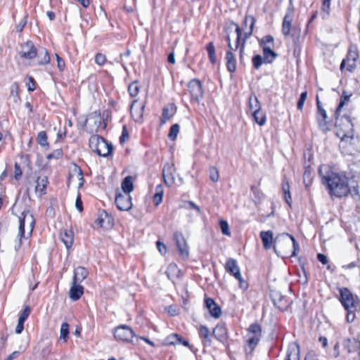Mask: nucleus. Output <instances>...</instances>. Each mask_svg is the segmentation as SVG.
Segmentation results:
<instances>
[{
	"label": "nucleus",
	"instance_id": "nucleus-13",
	"mask_svg": "<svg viewBox=\"0 0 360 360\" xmlns=\"http://www.w3.org/2000/svg\"><path fill=\"white\" fill-rule=\"evenodd\" d=\"M20 55L25 59L32 60L37 56V50L31 41H27L20 46Z\"/></svg>",
	"mask_w": 360,
	"mask_h": 360
},
{
	"label": "nucleus",
	"instance_id": "nucleus-50",
	"mask_svg": "<svg viewBox=\"0 0 360 360\" xmlns=\"http://www.w3.org/2000/svg\"><path fill=\"white\" fill-rule=\"evenodd\" d=\"M307 91H305L304 92H302L301 94H300V98L297 101V108L298 110H302L303 109V106H304V103L307 99Z\"/></svg>",
	"mask_w": 360,
	"mask_h": 360
},
{
	"label": "nucleus",
	"instance_id": "nucleus-55",
	"mask_svg": "<svg viewBox=\"0 0 360 360\" xmlns=\"http://www.w3.org/2000/svg\"><path fill=\"white\" fill-rule=\"evenodd\" d=\"M220 228L223 234L230 236L231 233L229 232V226L226 221H220Z\"/></svg>",
	"mask_w": 360,
	"mask_h": 360
},
{
	"label": "nucleus",
	"instance_id": "nucleus-35",
	"mask_svg": "<svg viewBox=\"0 0 360 360\" xmlns=\"http://www.w3.org/2000/svg\"><path fill=\"white\" fill-rule=\"evenodd\" d=\"M282 190L284 193L285 201L289 206H291L292 197L290 191V185L285 177L283 179Z\"/></svg>",
	"mask_w": 360,
	"mask_h": 360
},
{
	"label": "nucleus",
	"instance_id": "nucleus-43",
	"mask_svg": "<svg viewBox=\"0 0 360 360\" xmlns=\"http://www.w3.org/2000/svg\"><path fill=\"white\" fill-rule=\"evenodd\" d=\"M72 174L70 176L75 175L78 179L79 180V187H81L83 186L84 184V177H83V172L82 169L77 167V165H75L74 169L72 171Z\"/></svg>",
	"mask_w": 360,
	"mask_h": 360
},
{
	"label": "nucleus",
	"instance_id": "nucleus-3",
	"mask_svg": "<svg viewBox=\"0 0 360 360\" xmlns=\"http://www.w3.org/2000/svg\"><path fill=\"white\" fill-rule=\"evenodd\" d=\"M236 32L237 37L234 44H231L229 35H228L226 37L229 50L226 53L225 59L226 62L227 70L231 73L234 72L236 69V59L232 51H236L239 48V44L242 35V30L238 25H236Z\"/></svg>",
	"mask_w": 360,
	"mask_h": 360
},
{
	"label": "nucleus",
	"instance_id": "nucleus-32",
	"mask_svg": "<svg viewBox=\"0 0 360 360\" xmlns=\"http://www.w3.org/2000/svg\"><path fill=\"white\" fill-rule=\"evenodd\" d=\"M166 274L168 278L173 282H175V278H178L180 275V269L175 264H170L167 269Z\"/></svg>",
	"mask_w": 360,
	"mask_h": 360
},
{
	"label": "nucleus",
	"instance_id": "nucleus-27",
	"mask_svg": "<svg viewBox=\"0 0 360 360\" xmlns=\"http://www.w3.org/2000/svg\"><path fill=\"white\" fill-rule=\"evenodd\" d=\"M78 283H72V285L70 290L69 295L71 300L76 301L78 300L84 293V288Z\"/></svg>",
	"mask_w": 360,
	"mask_h": 360
},
{
	"label": "nucleus",
	"instance_id": "nucleus-38",
	"mask_svg": "<svg viewBox=\"0 0 360 360\" xmlns=\"http://www.w3.org/2000/svg\"><path fill=\"white\" fill-rule=\"evenodd\" d=\"M206 50L207 51L208 57L210 62L214 64L217 62V57L215 53V47L212 42H210L206 46Z\"/></svg>",
	"mask_w": 360,
	"mask_h": 360
},
{
	"label": "nucleus",
	"instance_id": "nucleus-56",
	"mask_svg": "<svg viewBox=\"0 0 360 360\" xmlns=\"http://www.w3.org/2000/svg\"><path fill=\"white\" fill-rule=\"evenodd\" d=\"M30 311H30V307L28 306L25 307L24 310L20 314V315L18 318V321L24 323L25 321V320L27 319V317L29 316Z\"/></svg>",
	"mask_w": 360,
	"mask_h": 360
},
{
	"label": "nucleus",
	"instance_id": "nucleus-9",
	"mask_svg": "<svg viewBox=\"0 0 360 360\" xmlns=\"http://www.w3.org/2000/svg\"><path fill=\"white\" fill-rule=\"evenodd\" d=\"M294 15L295 8L292 1H290V3L288 7L282 23V34L285 37L288 36L290 33V31L292 30V22L294 18Z\"/></svg>",
	"mask_w": 360,
	"mask_h": 360
},
{
	"label": "nucleus",
	"instance_id": "nucleus-60",
	"mask_svg": "<svg viewBox=\"0 0 360 360\" xmlns=\"http://www.w3.org/2000/svg\"><path fill=\"white\" fill-rule=\"evenodd\" d=\"M166 310L170 316H176L179 313L177 306L170 305L166 309Z\"/></svg>",
	"mask_w": 360,
	"mask_h": 360
},
{
	"label": "nucleus",
	"instance_id": "nucleus-45",
	"mask_svg": "<svg viewBox=\"0 0 360 360\" xmlns=\"http://www.w3.org/2000/svg\"><path fill=\"white\" fill-rule=\"evenodd\" d=\"M209 176L213 182H217L219 179V174L217 167L211 166L209 168Z\"/></svg>",
	"mask_w": 360,
	"mask_h": 360
},
{
	"label": "nucleus",
	"instance_id": "nucleus-19",
	"mask_svg": "<svg viewBox=\"0 0 360 360\" xmlns=\"http://www.w3.org/2000/svg\"><path fill=\"white\" fill-rule=\"evenodd\" d=\"M225 269L232 274L238 281H241L242 276L236 259L229 258L226 260Z\"/></svg>",
	"mask_w": 360,
	"mask_h": 360
},
{
	"label": "nucleus",
	"instance_id": "nucleus-44",
	"mask_svg": "<svg viewBox=\"0 0 360 360\" xmlns=\"http://www.w3.org/2000/svg\"><path fill=\"white\" fill-rule=\"evenodd\" d=\"M37 141L38 144H39L41 146H48V141H47V135L46 133L44 131H41L39 132L37 137Z\"/></svg>",
	"mask_w": 360,
	"mask_h": 360
},
{
	"label": "nucleus",
	"instance_id": "nucleus-64",
	"mask_svg": "<svg viewBox=\"0 0 360 360\" xmlns=\"http://www.w3.org/2000/svg\"><path fill=\"white\" fill-rule=\"evenodd\" d=\"M75 207L79 212L83 211L82 201L79 193L77 195L75 200Z\"/></svg>",
	"mask_w": 360,
	"mask_h": 360
},
{
	"label": "nucleus",
	"instance_id": "nucleus-61",
	"mask_svg": "<svg viewBox=\"0 0 360 360\" xmlns=\"http://www.w3.org/2000/svg\"><path fill=\"white\" fill-rule=\"evenodd\" d=\"M22 169L20 165L15 162V171H14V177L16 180H18L22 176Z\"/></svg>",
	"mask_w": 360,
	"mask_h": 360
},
{
	"label": "nucleus",
	"instance_id": "nucleus-12",
	"mask_svg": "<svg viewBox=\"0 0 360 360\" xmlns=\"http://www.w3.org/2000/svg\"><path fill=\"white\" fill-rule=\"evenodd\" d=\"M115 203L117 208L122 211H128L132 207L131 195L118 191L116 192Z\"/></svg>",
	"mask_w": 360,
	"mask_h": 360
},
{
	"label": "nucleus",
	"instance_id": "nucleus-7",
	"mask_svg": "<svg viewBox=\"0 0 360 360\" xmlns=\"http://www.w3.org/2000/svg\"><path fill=\"white\" fill-rule=\"evenodd\" d=\"M114 337L117 340L129 342H132L131 339L135 337V333L129 326L120 325L115 328Z\"/></svg>",
	"mask_w": 360,
	"mask_h": 360
},
{
	"label": "nucleus",
	"instance_id": "nucleus-22",
	"mask_svg": "<svg viewBox=\"0 0 360 360\" xmlns=\"http://www.w3.org/2000/svg\"><path fill=\"white\" fill-rule=\"evenodd\" d=\"M174 172H175V169L173 165L167 164L165 165L162 170L163 177L165 183L169 186L173 184L174 182L175 177Z\"/></svg>",
	"mask_w": 360,
	"mask_h": 360
},
{
	"label": "nucleus",
	"instance_id": "nucleus-1",
	"mask_svg": "<svg viewBox=\"0 0 360 360\" xmlns=\"http://www.w3.org/2000/svg\"><path fill=\"white\" fill-rule=\"evenodd\" d=\"M319 174L321 183L326 186L330 195L341 198L349 193L348 179L345 175L334 172L327 165L319 167Z\"/></svg>",
	"mask_w": 360,
	"mask_h": 360
},
{
	"label": "nucleus",
	"instance_id": "nucleus-36",
	"mask_svg": "<svg viewBox=\"0 0 360 360\" xmlns=\"http://www.w3.org/2000/svg\"><path fill=\"white\" fill-rule=\"evenodd\" d=\"M249 108L252 112L261 110L260 103L255 94H251L249 97Z\"/></svg>",
	"mask_w": 360,
	"mask_h": 360
},
{
	"label": "nucleus",
	"instance_id": "nucleus-52",
	"mask_svg": "<svg viewBox=\"0 0 360 360\" xmlns=\"http://www.w3.org/2000/svg\"><path fill=\"white\" fill-rule=\"evenodd\" d=\"M303 181H304V184L305 185L306 188L308 189L309 188V186H311V182H312V179H311V172H310L306 171L304 173Z\"/></svg>",
	"mask_w": 360,
	"mask_h": 360
},
{
	"label": "nucleus",
	"instance_id": "nucleus-23",
	"mask_svg": "<svg viewBox=\"0 0 360 360\" xmlns=\"http://www.w3.org/2000/svg\"><path fill=\"white\" fill-rule=\"evenodd\" d=\"M176 110L177 108L174 103L167 105L162 110L161 123L165 124L176 113Z\"/></svg>",
	"mask_w": 360,
	"mask_h": 360
},
{
	"label": "nucleus",
	"instance_id": "nucleus-6",
	"mask_svg": "<svg viewBox=\"0 0 360 360\" xmlns=\"http://www.w3.org/2000/svg\"><path fill=\"white\" fill-rule=\"evenodd\" d=\"M262 337V328L257 323L251 324L248 330L246 352L251 353L258 345Z\"/></svg>",
	"mask_w": 360,
	"mask_h": 360
},
{
	"label": "nucleus",
	"instance_id": "nucleus-8",
	"mask_svg": "<svg viewBox=\"0 0 360 360\" xmlns=\"http://www.w3.org/2000/svg\"><path fill=\"white\" fill-rule=\"evenodd\" d=\"M349 96H342L340 98V101L338 104V106L335 110V126L340 125V123L345 120V125L348 131H352L353 124L352 123L351 120L349 117L344 116L342 117H340V112L342 108V107L349 101ZM348 134H349V131H348Z\"/></svg>",
	"mask_w": 360,
	"mask_h": 360
},
{
	"label": "nucleus",
	"instance_id": "nucleus-11",
	"mask_svg": "<svg viewBox=\"0 0 360 360\" xmlns=\"http://www.w3.org/2000/svg\"><path fill=\"white\" fill-rule=\"evenodd\" d=\"M188 88L191 99L199 102L203 96L202 84L200 80L192 79L188 83Z\"/></svg>",
	"mask_w": 360,
	"mask_h": 360
},
{
	"label": "nucleus",
	"instance_id": "nucleus-31",
	"mask_svg": "<svg viewBox=\"0 0 360 360\" xmlns=\"http://www.w3.org/2000/svg\"><path fill=\"white\" fill-rule=\"evenodd\" d=\"M260 238L262 240L264 248L269 250L271 248L273 243V233L271 231H261Z\"/></svg>",
	"mask_w": 360,
	"mask_h": 360
},
{
	"label": "nucleus",
	"instance_id": "nucleus-20",
	"mask_svg": "<svg viewBox=\"0 0 360 360\" xmlns=\"http://www.w3.org/2000/svg\"><path fill=\"white\" fill-rule=\"evenodd\" d=\"M213 335L217 340L221 342L226 341L228 338V331L225 323H218L213 329Z\"/></svg>",
	"mask_w": 360,
	"mask_h": 360
},
{
	"label": "nucleus",
	"instance_id": "nucleus-57",
	"mask_svg": "<svg viewBox=\"0 0 360 360\" xmlns=\"http://www.w3.org/2000/svg\"><path fill=\"white\" fill-rule=\"evenodd\" d=\"M347 311V321L349 323H352L354 321L356 318L355 311L352 308L345 309Z\"/></svg>",
	"mask_w": 360,
	"mask_h": 360
},
{
	"label": "nucleus",
	"instance_id": "nucleus-48",
	"mask_svg": "<svg viewBox=\"0 0 360 360\" xmlns=\"http://www.w3.org/2000/svg\"><path fill=\"white\" fill-rule=\"evenodd\" d=\"M274 37L271 35H266L262 38L259 41L260 46L264 47V46H268L270 44L271 46L274 45Z\"/></svg>",
	"mask_w": 360,
	"mask_h": 360
},
{
	"label": "nucleus",
	"instance_id": "nucleus-49",
	"mask_svg": "<svg viewBox=\"0 0 360 360\" xmlns=\"http://www.w3.org/2000/svg\"><path fill=\"white\" fill-rule=\"evenodd\" d=\"M252 61L253 67L255 69L258 70L262 66V65L264 62V59L262 58V57L260 55H255L252 58Z\"/></svg>",
	"mask_w": 360,
	"mask_h": 360
},
{
	"label": "nucleus",
	"instance_id": "nucleus-33",
	"mask_svg": "<svg viewBox=\"0 0 360 360\" xmlns=\"http://www.w3.org/2000/svg\"><path fill=\"white\" fill-rule=\"evenodd\" d=\"M318 113V115H317V121H318V124H319V128L323 130V131H325L326 129V125H327V113H326V111L322 108L319 110H318L317 112Z\"/></svg>",
	"mask_w": 360,
	"mask_h": 360
},
{
	"label": "nucleus",
	"instance_id": "nucleus-17",
	"mask_svg": "<svg viewBox=\"0 0 360 360\" xmlns=\"http://www.w3.org/2000/svg\"><path fill=\"white\" fill-rule=\"evenodd\" d=\"M181 210L191 218L200 214V208L192 201H181Z\"/></svg>",
	"mask_w": 360,
	"mask_h": 360
},
{
	"label": "nucleus",
	"instance_id": "nucleus-29",
	"mask_svg": "<svg viewBox=\"0 0 360 360\" xmlns=\"http://www.w3.org/2000/svg\"><path fill=\"white\" fill-rule=\"evenodd\" d=\"M88 276V271L82 266H78L75 269L72 283H81Z\"/></svg>",
	"mask_w": 360,
	"mask_h": 360
},
{
	"label": "nucleus",
	"instance_id": "nucleus-53",
	"mask_svg": "<svg viewBox=\"0 0 360 360\" xmlns=\"http://www.w3.org/2000/svg\"><path fill=\"white\" fill-rule=\"evenodd\" d=\"M51 344L49 343L41 350L40 356L43 359H46L49 356V355L51 354Z\"/></svg>",
	"mask_w": 360,
	"mask_h": 360
},
{
	"label": "nucleus",
	"instance_id": "nucleus-40",
	"mask_svg": "<svg viewBox=\"0 0 360 360\" xmlns=\"http://www.w3.org/2000/svg\"><path fill=\"white\" fill-rule=\"evenodd\" d=\"M137 103V101L136 100H134L131 105V115L134 117V119L136 120H138L139 119L141 118L142 116H143V110H144V108H145V105H141V108H140V110H139V112L136 114V112H135V110H134V108H135V105Z\"/></svg>",
	"mask_w": 360,
	"mask_h": 360
},
{
	"label": "nucleus",
	"instance_id": "nucleus-47",
	"mask_svg": "<svg viewBox=\"0 0 360 360\" xmlns=\"http://www.w3.org/2000/svg\"><path fill=\"white\" fill-rule=\"evenodd\" d=\"M180 342V337L176 333L172 334L165 339V344L167 345H174Z\"/></svg>",
	"mask_w": 360,
	"mask_h": 360
},
{
	"label": "nucleus",
	"instance_id": "nucleus-51",
	"mask_svg": "<svg viewBox=\"0 0 360 360\" xmlns=\"http://www.w3.org/2000/svg\"><path fill=\"white\" fill-rule=\"evenodd\" d=\"M63 156V150L61 149H57L53 150L51 153L46 156L48 160L51 159H59Z\"/></svg>",
	"mask_w": 360,
	"mask_h": 360
},
{
	"label": "nucleus",
	"instance_id": "nucleus-16",
	"mask_svg": "<svg viewBox=\"0 0 360 360\" xmlns=\"http://www.w3.org/2000/svg\"><path fill=\"white\" fill-rule=\"evenodd\" d=\"M271 298L274 305L281 310H285L289 305L285 297L278 290L271 291Z\"/></svg>",
	"mask_w": 360,
	"mask_h": 360
},
{
	"label": "nucleus",
	"instance_id": "nucleus-15",
	"mask_svg": "<svg viewBox=\"0 0 360 360\" xmlns=\"http://www.w3.org/2000/svg\"><path fill=\"white\" fill-rule=\"evenodd\" d=\"M255 21H256L255 18L252 15H245V23H250V28H249L248 31H247V32H245L244 33V37H243L242 43L240 44H239L240 58L241 60L243 58V54L244 53L246 40L252 34V31H253V28H254V26H255Z\"/></svg>",
	"mask_w": 360,
	"mask_h": 360
},
{
	"label": "nucleus",
	"instance_id": "nucleus-5",
	"mask_svg": "<svg viewBox=\"0 0 360 360\" xmlns=\"http://www.w3.org/2000/svg\"><path fill=\"white\" fill-rule=\"evenodd\" d=\"M26 223L30 228V233H31L34 229L35 221L32 214L28 210H23L21 213V215L19 216V228L18 234V237L19 238V243L18 247H15L16 250H18L21 246V239L25 236V226Z\"/></svg>",
	"mask_w": 360,
	"mask_h": 360
},
{
	"label": "nucleus",
	"instance_id": "nucleus-63",
	"mask_svg": "<svg viewBox=\"0 0 360 360\" xmlns=\"http://www.w3.org/2000/svg\"><path fill=\"white\" fill-rule=\"evenodd\" d=\"M199 335L200 338H203L205 336H209L210 330L207 327L201 326L199 329Z\"/></svg>",
	"mask_w": 360,
	"mask_h": 360
},
{
	"label": "nucleus",
	"instance_id": "nucleus-14",
	"mask_svg": "<svg viewBox=\"0 0 360 360\" xmlns=\"http://www.w3.org/2000/svg\"><path fill=\"white\" fill-rule=\"evenodd\" d=\"M340 302L345 309L352 308L356 302V298H354L352 293L347 288L340 290Z\"/></svg>",
	"mask_w": 360,
	"mask_h": 360
},
{
	"label": "nucleus",
	"instance_id": "nucleus-39",
	"mask_svg": "<svg viewBox=\"0 0 360 360\" xmlns=\"http://www.w3.org/2000/svg\"><path fill=\"white\" fill-rule=\"evenodd\" d=\"M254 120L259 125L263 126L266 121V114L260 111L252 112Z\"/></svg>",
	"mask_w": 360,
	"mask_h": 360
},
{
	"label": "nucleus",
	"instance_id": "nucleus-21",
	"mask_svg": "<svg viewBox=\"0 0 360 360\" xmlns=\"http://www.w3.org/2000/svg\"><path fill=\"white\" fill-rule=\"evenodd\" d=\"M343 347L348 353L354 352L359 348L358 356L360 360V342L356 338H347L343 341Z\"/></svg>",
	"mask_w": 360,
	"mask_h": 360
},
{
	"label": "nucleus",
	"instance_id": "nucleus-10",
	"mask_svg": "<svg viewBox=\"0 0 360 360\" xmlns=\"http://www.w3.org/2000/svg\"><path fill=\"white\" fill-rule=\"evenodd\" d=\"M359 57L358 52L349 49L345 59L342 60L340 64V70L343 71L344 68H346L347 70L352 72L356 68V62Z\"/></svg>",
	"mask_w": 360,
	"mask_h": 360
},
{
	"label": "nucleus",
	"instance_id": "nucleus-18",
	"mask_svg": "<svg viewBox=\"0 0 360 360\" xmlns=\"http://www.w3.org/2000/svg\"><path fill=\"white\" fill-rule=\"evenodd\" d=\"M205 306L208 309L210 315L218 319L221 315V309L220 307L210 297L205 298Z\"/></svg>",
	"mask_w": 360,
	"mask_h": 360
},
{
	"label": "nucleus",
	"instance_id": "nucleus-30",
	"mask_svg": "<svg viewBox=\"0 0 360 360\" xmlns=\"http://www.w3.org/2000/svg\"><path fill=\"white\" fill-rule=\"evenodd\" d=\"M264 62L266 63H271L277 57V53L272 50L271 46H264L262 48Z\"/></svg>",
	"mask_w": 360,
	"mask_h": 360
},
{
	"label": "nucleus",
	"instance_id": "nucleus-46",
	"mask_svg": "<svg viewBox=\"0 0 360 360\" xmlns=\"http://www.w3.org/2000/svg\"><path fill=\"white\" fill-rule=\"evenodd\" d=\"M179 131V125L178 124H175L172 126L169 129V132L168 134V137L170 140L174 141L176 139L178 134Z\"/></svg>",
	"mask_w": 360,
	"mask_h": 360
},
{
	"label": "nucleus",
	"instance_id": "nucleus-41",
	"mask_svg": "<svg viewBox=\"0 0 360 360\" xmlns=\"http://www.w3.org/2000/svg\"><path fill=\"white\" fill-rule=\"evenodd\" d=\"M69 334V324L66 322L63 323L60 330V339L63 340L64 342H67Z\"/></svg>",
	"mask_w": 360,
	"mask_h": 360
},
{
	"label": "nucleus",
	"instance_id": "nucleus-54",
	"mask_svg": "<svg viewBox=\"0 0 360 360\" xmlns=\"http://www.w3.org/2000/svg\"><path fill=\"white\" fill-rule=\"evenodd\" d=\"M106 62V57L104 54L98 53L95 56V63L101 66L103 65Z\"/></svg>",
	"mask_w": 360,
	"mask_h": 360
},
{
	"label": "nucleus",
	"instance_id": "nucleus-34",
	"mask_svg": "<svg viewBox=\"0 0 360 360\" xmlns=\"http://www.w3.org/2000/svg\"><path fill=\"white\" fill-rule=\"evenodd\" d=\"M123 194H129L134 190L133 178L131 176H126L122 182Z\"/></svg>",
	"mask_w": 360,
	"mask_h": 360
},
{
	"label": "nucleus",
	"instance_id": "nucleus-42",
	"mask_svg": "<svg viewBox=\"0 0 360 360\" xmlns=\"http://www.w3.org/2000/svg\"><path fill=\"white\" fill-rule=\"evenodd\" d=\"M140 87L136 81L133 82L129 85L128 91L131 97H135L139 94Z\"/></svg>",
	"mask_w": 360,
	"mask_h": 360
},
{
	"label": "nucleus",
	"instance_id": "nucleus-25",
	"mask_svg": "<svg viewBox=\"0 0 360 360\" xmlns=\"http://www.w3.org/2000/svg\"><path fill=\"white\" fill-rule=\"evenodd\" d=\"M49 183L46 176H39L36 181L35 191L41 196L46 193V186Z\"/></svg>",
	"mask_w": 360,
	"mask_h": 360
},
{
	"label": "nucleus",
	"instance_id": "nucleus-59",
	"mask_svg": "<svg viewBox=\"0 0 360 360\" xmlns=\"http://www.w3.org/2000/svg\"><path fill=\"white\" fill-rule=\"evenodd\" d=\"M129 138V133L127 131L126 126H124L122 128V135L120 137V143H124L127 139Z\"/></svg>",
	"mask_w": 360,
	"mask_h": 360
},
{
	"label": "nucleus",
	"instance_id": "nucleus-26",
	"mask_svg": "<svg viewBox=\"0 0 360 360\" xmlns=\"http://www.w3.org/2000/svg\"><path fill=\"white\" fill-rule=\"evenodd\" d=\"M285 360H300V347L297 344L289 345Z\"/></svg>",
	"mask_w": 360,
	"mask_h": 360
},
{
	"label": "nucleus",
	"instance_id": "nucleus-58",
	"mask_svg": "<svg viewBox=\"0 0 360 360\" xmlns=\"http://www.w3.org/2000/svg\"><path fill=\"white\" fill-rule=\"evenodd\" d=\"M131 54V51L129 49H127L124 53H121L120 55V59L117 60V62L120 63L122 68L124 69L125 71L127 70V67L124 65V63L123 62L122 58L123 57H129Z\"/></svg>",
	"mask_w": 360,
	"mask_h": 360
},
{
	"label": "nucleus",
	"instance_id": "nucleus-4",
	"mask_svg": "<svg viewBox=\"0 0 360 360\" xmlns=\"http://www.w3.org/2000/svg\"><path fill=\"white\" fill-rule=\"evenodd\" d=\"M90 148L99 156L107 157L112 152V146L108 143L102 136L98 135L91 136L89 139Z\"/></svg>",
	"mask_w": 360,
	"mask_h": 360
},
{
	"label": "nucleus",
	"instance_id": "nucleus-62",
	"mask_svg": "<svg viewBox=\"0 0 360 360\" xmlns=\"http://www.w3.org/2000/svg\"><path fill=\"white\" fill-rule=\"evenodd\" d=\"M330 0H323L322 2V11L328 14L330 12Z\"/></svg>",
	"mask_w": 360,
	"mask_h": 360
},
{
	"label": "nucleus",
	"instance_id": "nucleus-28",
	"mask_svg": "<svg viewBox=\"0 0 360 360\" xmlns=\"http://www.w3.org/2000/svg\"><path fill=\"white\" fill-rule=\"evenodd\" d=\"M96 223L101 227L104 229H108L112 226V219L108 214L103 212L97 218Z\"/></svg>",
	"mask_w": 360,
	"mask_h": 360
},
{
	"label": "nucleus",
	"instance_id": "nucleus-37",
	"mask_svg": "<svg viewBox=\"0 0 360 360\" xmlns=\"http://www.w3.org/2000/svg\"><path fill=\"white\" fill-rule=\"evenodd\" d=\"M164 193L163 186L161 184L155 187V193L153 195V202L155 205H159L162 201Z\"/></svg>",
	"mask_w": 360,
	"mask_h": 360
},
{
	"label": "nucleus",
	"instance_id": "nucleus-24",
	"mask_svg": "<svg viewBox=\"0 0 360 360\" xmlns=\"http://www.w3.org/2000/svg\"><path fill=\"white\" fill-rule=\"evenodd\" d=\"M60 239L67 249L72 247L74 242V233L70 229H64L60 232Z\"/></svg>",
	"mask_w": 360,
	"mask_h": 360
},
{
	"label": "nucleus",
	"instance_id": "nucleus-2",
	"mask_svg": "<svg viewBox=\"0 0 360 360\" xmlns=\"http://www.w3.org/2000/svg\"><path fill=\"white\" fill-rule=\"evenodd\" d=\"M273 248L278 256L285 258L295 256L299 245L294 236L282 233L275 238Z\"/></svg>",
	"mask_w": 360,
	"mask_h": 360
}]
</instances>
